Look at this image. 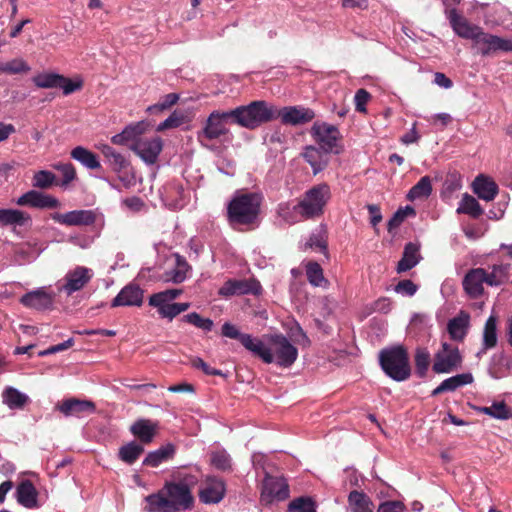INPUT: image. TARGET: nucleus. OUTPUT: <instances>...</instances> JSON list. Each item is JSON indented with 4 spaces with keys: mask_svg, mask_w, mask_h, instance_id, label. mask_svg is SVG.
Instances as JSON below:
<instances>
[{
    "mask_svg": "<svg viewBox=\"0 0 512 512\" xmlns=\"http://www.w3.org/2000/svg\"><path fill=\"white\" fill-rule=\"evenodd\" d=\"M191 365L195 369L202 370V372L205 373L206 375L223 376V373L220 370L209 366L207 363L204 362V360L201 357H197V356L193 357L191 359Z\"/></svg>",
    "mask_w": 512,
    "mask_h": 512,
    "instance_id": "nucleus-54",
    "label": "nucleus"
},
{
    "mask_svg": "<svg viewBox=\"0 0 512 512\" xmlns=\"http://www.w3.org/2000/svg\"><path fill=\"white\" fill-rule=\"evenodd\" d=\"M38 492L29 480H22L17 488V500L20 505L32 509L38 507Z\"/></svg>",
    "mask_w": 512,
    "mask_h": 512,
    "instance_id": "nucleus-29",
    "label": "nucleus"
},
{
    "mask_svg": "<svg viewBox=\"0 0 512 512\" xmlns=\"http://www.w3.org/2000/svg\"><path fill=\"white\" fill-rule=\"evenodd\" d=\"M431 191L432 187L429 176H423L420 181H418L417 184L410 189L408 193V199L413 201L416 199L429 197Z\"/></svg>",
    "mask_w": 512,
    "mask_h": 512,
    "instance_id": "nucleus-44",
    "label": "nucleus"
},
{
    "mask_svg": "<svg viewBox=\"0 0 512 512\" xmlns=\"http://www.w3.org/2000/svg\"><path fill=\"white\" fill-rule=\"evenodd\" d=\"M331 198V189L322 183L306 191L304 197L294 207L302 218L315 219L321 217L328 200Z\"/></svg>",
    "mask_w": 512,
    "mask_h": 512,
    "instance_id": "nucleus-6",
    "label": "nucleus"
},
{
    "mask_svg": "<svg viewBox=\"0 0 512 512\" xmlns=\"http://www.w3.org/2000/svg\"><path fill=\"white\" fill-rule=\"evenodd\" d=\"M445 12L446 17L449 20L450 27L453 28L456 35L464 39H470L474 42L483 32V29L480 26L470 24V22L458 13L455 8L449 9Z\"/></svg>",
    "mask_w": 512,
    "mask_h": 512,
    "instance_id": "nucleus-16",
    "label": "nucleus"
},
{
    "mask_svg": "<svg viewBox=\"0 0 512 512\" xmlns=\"http://www.w3.org/2000/svg\"><path fill=\"white\" fill-rule=\"evenodd\" d=\"M288 512H316V503L308 496H300L289 503Z\"/></svg>",
    "mask_w": 512,
    "mask_h": 512,
    "instance_id": "nucleus-48",
    "label": "nucleus"
},
{
    "mask_svg": "<svg viewBox=\"0 0 512 512\" xmlns=\"http://www.w3.org/2000/svg\"><path fill=\"white\" fill-rule=\"evenodd\" d=\"M175 446L171 443L161 446L158 450H153L148 453L143 460V465L157 467L162 462H165L174 457Z\"/></svg>",
    "mask_w": 512,
    "mask_h": 512,
    "instance_id": "nucleus-35",
    "label": "nucleus"
},
{
    "mask_svg": "<svg viewBox=\"0 0 512 512\" xmlns=\"http://www.w3.org/2000/svg\"><path fill=\"white\" fill-rule=\"evenodd\" d=\"M191 271V265H189L185 258L176 255L175 267L166 271L162 280L166 282H173L179 284L186 280L187 273Z\"/></svg>",
    "mask_w": 512,
    "mask_h": 512,
    "instance_id": "nucleus-33",
    "label": "nucleus"
},
{
    "mask_svg": "<svg viewBox=\"0 0 512 512\" xmlns=\"http://www.w3.org/2000/svg\"><path fill=\"white\" fill-rule=\"evenodd\" d=\"M3 403L10 409H22L29 402V397L21 393L17 388L8 387L4 389Z\"/></svg>",
    "mask_w": 512,
    "mask_h": 512,
    "instance_id": "nucleus-40",
    "label": "nucleus"
},
{
    "mask_svg": "<svg viewBox=\"0 0 512 512\" xmlns=\"http://www.w3.org/2000/svg\"><path fill=\"white\" fill-rule=\"evenodd\" d=\"M310 135L313 136L324 153H340L339 141L341 140V134L336 126L325 122H315L312 129H310Z\"/></svg>",
    "mask_w": 512,
    "mask_h": 512,
    "instance_id": "nucleus-10",
    "label": "nucleus"
},
{
    "mask_svg": "<svg viewBox=\"0 0 512 512\" xmlns=\"http://www.w3.org/2000/svg\"><path fill=\"white\" fill-rule=\"evenodd\" d=\"M17 204L20 206H28L36 209H55L61 203L57 198L46 195L38 190L32 189L18 198Z\"/></svg>",
    "mask_w": 512,
    "mask_h": 512,
    "instance_id": "nucleus-20",
    "label": "nucleus"
},
{
    "mask_svg": "<svg viewBox=\"0 0 512 512\" xmlns=\"http://www.w3.org/2000/svg\"><path fill=\"white\" fill-rule=\"evenodd\" d=\"M405 219V210L403 208H400L396 210V212L393 214V217L390 218L387 222V230L388 233H392L395 231L398 227H400Z\"/></svg>",
    "mask_w": 512,
    "mask_h": 512,
    "instance_id": "nucleus-60",
    "label": "nucleus"
},
{
    "mask_svg": "<svg viewBox=\"0 0 512 512\" xmlns=\"http://www.w3.org/2000/svg\"><path fill=\"white\" fill-rule=\"evenodd\" d=\"M456 212L458 214H468L473 219H478L483 214V209L474 197L469 194H464Z\"/></svg>",
    "mask_w": 512,
    "mask_h": 512,
    "instance_id": "nucleus-41",
    "label": "nucleus"
},
{
    "mask_svg": "<svg viewBox=\"0 0 512 512\" xmlns=\"http://www.w3.org/2000/svg\"><path fill=\"white\" fill-rule=\"evenodd\" d=\"M379 365L393 381H406L411 376L409 353L402 345L379 351Z\"/></svg>",
    "mask_w": 512,
    "mask_h": 512,
    "instance_id": "nucleus-5",
    "label": "nucleus"
},
{
    "mask_svg": "<svg viewBox=\"0 0 512 512\" xmlns=\"http://www.w3.org/2000/svg\"><path fill=\"white\" fill-rule=\"evenodd\" d=\"M30 66L22 58H14L13 60L0 64V72L9 74L29 73Z\"/></svg>",
    "mask_w": 512,
    "mask_h": 512,
    "instance_id": "nucleus-50",
    "label": "nucleus"
},
{
    "mask_svg": "<svg viewBox=\"0 0 512 512\" xmlns=\"http://www.w3.org/2000/svg\"><path fill=\"white\" fill-rule=\"evenodd\" d=\"M32 82L39 89H62L65 96L71 95L82 88V81H73L62 74L43 72L32 77Z\"/></svg>",
    "mask_w": 512,
    "mask_h": 512,
    "instance_id": "nucleus-11",
    "label": "nucleus"
},
{
    "mask_svg": "<svg viewBox=\"0 0 512 512\" xmlns=\"http://www.w3.org/2000/svg\"><path fill=\"white\" fill-rule=\"evenodd\" d=\"M474 44L479 47L482 56H490L498 51L512 52V39L501 38L484 31L476 38Z\"/></svg>",
    "mask_w": 512,
    "mask_h": 512,
    "instance_id": "nucleus-17",
    "label": "nucleus"
},
{
    "mask_svg": "<svg viewBox=\"0 0 512 512\" xmlns=\"http://www.w3.org/2000/svg\"><path fill=\"white\" fill-rule=\"evenodd\" d=\"M396 293L412 297L417 293L418 286L412 280H400L394 288Z\"/></svg>",
    "mask_w": 512,
    "mask_h": 512,
    "instance_id": "nucleus-55",
    "label": "nucleus"
},
{
    "mask_svg": "<svg viewBox=\"0 0 512 512\" xmlns=\"http://www.w3.org/2000/svg\"><path fill=\"white\" fill-rule=\"evenodd\" d=\"M326 154L327 153H324L323 150L317 149L314 146H307L304 152H302V157L312 166L313 173L318 174L327 166L328 160Z\"/></svg>",
    "mask_w": 512,
    "mask_h": 512,
    "instance_id": "nucleus-32",
    "label": "nucleus"
},
{
    "mask_svg": "<svg viewBox=\"0 0 512 512\" xmlns=\"http://www.w3.org/2000/svg\"><path fill=\"white\" fill-rule=\"evenodd\" d=\"M484 284H487V270L481 267L467 271L462 280L465 294L473 300L483 297Z\"/></svg>",
    "mask_w": 512,
    "mask_h": 512,
    "instance_id": "nucleus-15",
    "label": "nucleus"
},
{
    "mask_svg": "<svg viewBox=\"0 0 512 512\" xmlns=\"http://www.w3.org/2000/svg\"><path fill=\"white\" fill-rule=\"evenodd\" d=\"M55 184L56 177L52 172L40 170L32 176V187L36 189H49Z\"/></svg>",
    "mask_w": 512,
    "mask_h": 512,
    "instance_id": "nucleus-47",
    "label": "nucleus"
},
{
    "mask_svg": "<svg viewBox=\"0 0 512 512\" xmlns=\"http://www.w3.org/2000/svg\"><path fill=\"white\" fill-rule=\"evenodd\" d=\"M180 125V118L176 116V114H171L169 117L165 119V121H162L157 130L158 131H164L170 128H175Z\"/></svg>",
    "mask_w": 512,
    "mask_h": 512,
    "instance_id": "nucleus-63",
    "label": "nucleus"
},
{
    "mask_svg": "<svg viewBox=\"0 0 512 512\" xmlns=\"http://www.w3.org/2000/svg\"><path fill=\"white\" fill-rule=\"evenodd\" d=\"M306 276L308 282L315 287H321L325 281L322 266L315 261H309L306 264Z\"/></svg>",
    "mask_w": 512,
    "mask_h": 512,
    "instance_id": "nucleus-46",
    "label": "nucleus"
},
{
    "mask_svg": "<svg viewBox=\"0 0 512 512\" xmlns=\"http://www.w3.org/2000/svg\"><path fill=\"white\" fill-rule=\"evenodd\" d=\"M71 157L90 170L101 168L98 156L82 146L73 148L71 151Z\"/></svg>",
    "mask_w": 512,
    "mask_h": 512,
    "instance_id": "nucleus-37",
    "label": "nucleus"
},
{
    "mask_svg": "<svg viewBox=\"0 0 512 512\" xmlns=\"http://www.w3.org/2000/svg\"><path fill=\"white\" fill-rule=\"evenodd\" d=\"M510 264H494L491 271H487V285L498 287L508 281Z\"/></svg>",
    "mask_w": 512,
    "mask_h": 512,
    "instance_id": "nucleus-38",
    "label": "nucleus"
},
{
    "mask_svg": "<svg viewBox=\"0 0 512 512\" xmlns=\"http://www.w3.org/2000/svg\"><path fill=\"white\" fill-rule=\"evenodd\" d=\"M193 475H185L177 480L167 481L157 493L146 496V510L149 512H180L194 506L192 490L196 485Z\"/></svg>",
    "mask_w": 512,
    "mask_h": 512,
    "instance_id": "nucleus-2",
    "label": "nucleus"
},
{
    "mask_svg": "<svg viewBox=\"0 0 512 512\" xmlns=\"http://www.w3.org/2000/svg\"><path fill=\"white\" fill-rule=\"evenodd\" d=\"M92 278V272L84 266H76L65 275V283L62 290L66 295L71 296L74 292L84 288Z\"/></svg>",
    "mask_w": 512,
    "mask_h": 512,
    "instance_id": "nucleus-21",
    "label": "nucleus"
},
{
    "mask_svg": "<svg viewBox=\"0 0 512 512\" xmlns=\"http://www.w3.org/2000/svg\"><path fill=\"white\" fill-rule=\"evenodd\" d=\"M151 306L158 309V313L161 318L172 320V318L179 315V312L174 303L164 302L160 305Z\"/></svg>",
    "mask_w": 512,
    "mask_h": 512,
    "instance_id": "nucleus-57",
    "label": "nucleus"
},
{
    "mask_svg": "<svg viewBox=\"0 0 512 512\" xmlns=\"http://www.w3.org/2000/svg\"><path fill=\"white\" fill-rule=\"evenodd\" d=\"M30 217L22 210H2L0 209V222L4 225H18L23 226Z\"/></svg>",
    "mask_w": 512,
    "mask_h": 512,
    "instance_id": "nucleus-42",
    "label": "nucleus"
},
{
    "mask_svg": "<svg viewBox=\"0 0 512 512\" xmlns=\"http://www.w3.org/2000/svg\"><path fill=\"white\" fill-rule=\"evenodd\" d=\"M179 96L176 93L167 94L164 100L149 107V111H165L178 102Z\"/></svg>",
    "mask_w": 512,
    "mask_h": 512,
    "instance_id": "nucleus-58",
    "label": "nucleus"
},
{
    "mask_svg": "<svg viewBox=\"0 0 512 512\" xmlns=\"http://www.w3.org/2000/svg\"><path fill=\"white\" fill-rule=\"evenodd\" d=\"M143 451L144 449L141 444L130 442L120 448V451H118V457H120L124 463L132 465L139 456L142 455Z\"/></svg>",
    "mask_w": 512,
    "mask_h": 512,
    "instance_id": "nucleus-43",
    "label": "nucleus"
},
{
    "mask_svg": "<svg viewBox=\"0 0 512 512\" xmlns=\"http://www.w3.org/2000/svg\"><path fill=\"white\" fill-rule=\"evenodd\" d=\"M20 303L27 308L37 311L50 309L54 303V296L47 293L43 288L28 292L21 296Z\"/></svg>",
    "mask_w": 512,
    "mask_h": 512,
    "instance_id": "nucleus-22",
    "label": "nucleus"
},
{
    "mask_svg": "<svg viewBox=\"0 0 512 512\" xmlns=\"http://www.w3.org/2000/svg\"><path fill=\"white\" fill-rule=\"evenodd\" d=\"M497 317L490 315L483 327V340L481 352H486L497 346Z\"/></svg>",
    "mask_w": 512,
    "mask_h": 512,
    "instance_id": "nucleus-36",
    "label": "nucleus"
},
{
    "mask_svg": "<svg viewBox=\"0 0 512 512\" xmlns=\"http://www.w3.org/2000/svg\"><path fill=\"white\" fill-rule=\"evenodd\" d=\"M55 169L62 173V185H67L75 179L76 172L72 163L56 164Z\"/></svg>",
    "mask_w": 512,
    "mask_h": 512,
    "instance_id": "nucleus-56",
    "label": "nucleus"
},
{
    "mask_svg": "<svg viewBox=\"0 0 512 512\" xmlns=\"http://www.w3.org/2000/svg\"><path fill=\"white\" fill-rule=\"evenodd\" d=\"M143 131L144 124L142 122L134 126H127L121 134L113 136L112 142L122 145L132 141L130 149L139 155L148 165H153L157 162L162 150V141L159 137H141Z\"/></svg>",
    "mask_w": 512,
    "mask_h": 512,
    "instance_id": "nucleus-3",
    "label": "nucleus"
},
{
    "mask_svg": "<svg viewBox=\"0 0 512 512\" xmlns=\"http://www.w3.org/2000/svg\"><path fill=\"white\" fill-rule=\"evenodd\" d=\"M158 423L147 418L138 419L133 423L130 431L143 444H149L157 434Z\"/></svg>",
    "mask_w": 512,
    "mask_h": 512,
    "instance_id": "nucleus-27",
    "label": "nucleus"
},
{
    "mask_svg": "<svg viewBox=\"0 0 512 512\" xmlns=\"http://www.w3.org/2000/svg\"><path fill=\"white\" fill-rule=\"evenodd\" d=\"M210 462L214 468L222 472L231 470V458L226 450L213 451L210 456Z\"/></svg>",
    "mask_w": 512,
    "mask_h": 512,
    "instance_id": "nucleus-49",
    "label": "nucleus"
},
{
    "mask_svg": "<svg viewBox=\"0 0 512 512\" xmlns=\"http://www.w3.org/2000/svg\"><path fill=\"white\" fill-rule=\"evenodd\" d=\"M473 377L471 373L457 374L453 377L443 380L435 389L432 390L431 396L436 397L444 392H452L464 385L472 383Z\"/></svg>",
    "mask_w": 512,
    "mask_h": 512,
    "instance_id": "nucleus-28",
    "label": "nucleus"
},
{
    "mask_svg": "<svg viewBox=\"0 0 512 512\" xmlns=\"http://www.w3.org/2000/svg\"><path fill=\"white\" fill-rule=\"evenodd\" d=\"M351 512H374V503L366 493L352 490L348 496Z\"/></svg>",
    "mask_w": 512,
    "mask_h": 512,
    "instance_id": "nucleus-34",
    "label": "nucleus"
},
{
    "mask_svg": "<svg viewBox=\"0 0 512 512\" xmlns=\"http://www.w3.org/2000/svg\"><path fill=\"white\" fill-rule=\"evenodd\" d=\"M183 320L194 327L200 328L205 332H210L213 328V321L211 318H203L197 312H191L183 317Z\"/></svg>",
    "mask_w": 512,
    "mask_h": 512,
    "instance_id": "nucleus-52",
    "label": "nucleus"
},
{
    "mask_svg": "<svg viewBox=\"0 0 512 512\" xmlns=\"http://www.w3.org/2000/svg\"><path fill=\"white\" fill-rule=\"evenodd\" d=\"M55 409L65 417H84L96 412V403L86 399L71 397L56 404Z\"/></svg>",
    "mask_w": 512,
    "mask_h": 512,
    "instance_id": "nucleus-14",
    "label": "nucleus"
},
{
    "mask_svg": "<svg viewBox=\"0 0 512 512\" xmlns=\"http://www.w3.org/2000/svg\"><path fill=\"white\" fill-rule=\"evenodd\" d=\"M221 335L229 339L238 340L239 343H242L244 342V337H248L250 334L240 333L236 325L226 322L221 327Z\"/></svg>",
    "mask_w": 512,
    "mask_h": 512,
    "instance_id": "nucleus-53",
    "label": "nucleus"
},
{
    "mask_svg": "<svg viewBox=\"0 0 512 512\" xmlns=\"http://www.w3.org/2000/svg\"><path fill=\"white\" fill-rule=\"evenodd\" d=\"M470 314L461 310L456 317L450 318L447 323V332L450 339L463 342L470 328Z\"/></svg>",
    "mask_w": 512,
    "mask_h": 512,
    "instance_id": "nucleus-24",
    "label": "nucleus"
},
{
    "mask_svg": "<svg viewBox=\"0 0 512 512\" xmlns=\"http://www.w3.org/2000/svg\"><path fill=\"white\" fill-rule=\"evenodd\" d=\"M242 345L247 351L263 360L264 363H273V353L271 348L265 346L261 340L253 338L252 335H249L248 337H244V342H242Z\"/></svg>",
    "mask_w": 512,
    "mask_h": 512,
    "instance_id": "nucleus-31",
    "label": "nucleus"
},
{
    "mask_svg": "<svg viewBox=\"0 0 512 512\" xmlns=\"http://www.w3.org/2000/svg\"><path fill=\"white\" fill-rule=\"evenodd\" d=\"M271 351L273 361L275 360L276 365L281 367L291 366L298 357L297 348L282 334H275L271 337Z\"/></svg>",
    "mask_w": 512,
    "mask_h": 512,
    "instance_id": "nucleus-13",
    "label": "nucleus"
},
{
    "mask_svg": "<svg viewBox=\"0 0 512 512\" xmlns=\"http://www.w3.org/2000/svg\"><path fill=\"white\" fill-rule=\"evenodd\" d=\"M370 99V94L365 88H360L354 95V105H356V111L366 112V105Z\"/></svg>",
    "mask_w": 512,
    "mask_h": 512,
    "instance_id": "nucleus-59",
    "label": "nucleus"
},
{
    "mask_svg": "<svg viewBox=\"0 0 512 512\" xmlns=\"http://www.w3.org/2000/svg\"><path fill=\"white\" fill-rule=\"evenodd\" d=\"M225 495L224 481L216 477H209L205 486L200 490L199 498L203 504H218Z\"/></svg>",
    "mask_w": 512,
    "mask_h": 512,
    "instance_id": "nucleus-23",
    "label": "nucleus"
},
{
    "mask_svg": "<svg viewBox=\"0 0 512 512\" xmlns=\"http://www.w3.org/2000/svg\"><path fill=\"white\" fill-rule=\"evenodd\" d=\"M404 504L400 501H386L379 504L377 512H403Z\"/></svg>",
    "mask_w": 512,
    "mask_h": 512,
    "instance_id": "nucleus-62",
    "label": "nucleus"
},
{
    "mask_svg": "<svg viewBox=\"0 0 512 512\" xmlns=\"http://www.w3.org/2000/svg\"><path fill=\"white\" fill-rule=\"evenodd\" d=\"M420 261L419 247L412 242L406 243L402 258L397 263V273H404L413 269Z\"/></svg>",
    "mask_w": 512,
    "mask_h": 512,
    "instance_id": "nucleus-30",
    "label": "nucleus"
},
{
    "mask_svg": "<svg viewBox=\"0 0 512 512\" xmlns=\"http://www.w3.org/2000/svg\"><path fill=\"white\" fill-rule=\"evenodd\" d=\"M472 190L481 200L490 202L498 195V185L491 177L480 174L472 182Z\"/></svg>",
    "mask_w": 512,
    "mask_h": 512,
    "instance_id": "nucleus-25",
    "label": "nucleus"
},
{
    "mask_svg": "<svg viewBox=\"0 0 512 512\" xmlns=\"http://www.w3.org/2000/svg\"><path fill=\"white\" fill-rule=\"evenodd\" d=\"M182 293V289L173 288L153 294L149 298V305H160L163 303H169L170 301H173L176 298H178Z\"/></svg>",
    "mask_w": 512,
    "mask_h": 512,
    "instance_id": "nucleus-51",
    "label": "nucleus"
},
{
    "mask_svg": "<svg viewBox=\"0 0 512 512\" xmlns=\"http://www.w3.org/2000/svg\"><path fill=\"white\" fill-rule=\"evenodd\" d=\"M290 495L287 480L282 477H275L268 473L262 481L260 503L269 506L274 502H281Z\"/></svg>",
    "mask_w": 512,
    "mask_h": 512,
    "instance_id": "nucleus-9",
    "label": "nucleus"
},
{
    "mask_svg": "<svg viewBox=\"0 0 512 512\" xmlns=\"http://www.w3.org/2000/svg\"><path fill=\"white\" fill-rule=\"evenodd\" d=\"M430 365V353L425 348H418L414 354V366H416V374L419 378H424Z\"/></svg>",
    "mask_w": 512,
    "mask_h": 512,
    "instance_id": "nucleus-45",
    "label": "nucleus"
},
{
    "mask_svg": "<svg viewBox=\"0 0 512 512\" xmlns=\"http://www.w3.org/2000/svg\"><path fill=\"white\" fill-rule=\"evenodd\" d=\"M269 119L262 103H248L231 110H213L205 119L203 127L197 132V140L206 147L205 142L219 140L229 135L228 125L235 124L249 130L262 126V121Z\"/></svg>",
    "mask_w": 512,
    "mask_h": 512,
    "instance_id": "nucleus-1",
    "label": "nucleus"
},
{
    "mask_svg": "<svg viewBox=\"0 0 512 512\" xmlns=\"http://www.w3.org/2000/svg\"><path fill=\"white\" fill-rule=\"evenodd\" d=\"M262 290L261 284L254 278L245 280H228L219 289L223 297L242 296L247 294L258 295Z\"/></svg>",
    "mask_w": 512,
    "mask_h": 512,
    "instance_id": "nucleus-19",
    "label": "nucleus"
},
{
    "mask_svg": "<svg viewBox=\"0 0 512 512\" xmlns=\"http://www.w3.org/2000/svg\"><path fill=\"white\" fill-rule=\"evenodd\" d=\"M474 411L482 414H486L494 419H509L512 417V410L507 406L505 402L492 403L490 407H473Z\"/></svg>",
    "mask_w": 512,
    "mask_h": 512,
    "instance_id": "nucleus-39",
    "label": "nucleus"
},
{
    "mask_svg": "<svg viewBox=\"0 0 512 512\" xmlns=\"http://www.w3.org/2000/svg\"><path fill=\"white\" fill-rule=\"evenodd\" d=\"M14 254H16V257L21 259L22 261L29 262L33 258L32 256V250L29 246L20 245L16 247V250H14Z\"/></svg>",
    "mask_w": 512,
    "mask_h": 512,
    "instance_id": "nucleus-64",
    "label": "nucleus"
},
{
    "mask_svg": "<svg viewBox=\"0 0 512 512\" xmlns=\"http://www.w3.org/2000/svg\"><path fill=\"white\" fill-rule=\"evenodd\" d=\"M254 103H262L269 114V118L262 121V125L272 121L273 119H281L283 125L299 126L304 125L315 119L314 110L304 106H286L278 110L272 104L258 100Z\"/></svg>",
    "mask_w": 512,
    "mask_h": 512,
    "instance_id": "nucleus-7",
    "label": "nucleus"
},
{
    "mask_svg": "<svg viewBox=\"0 0 512 512\" xmlns=\"http://www.w3.org/2000/svg\"><path fill=\"white\" fill-rule=\"evenodd\" d=\"M102 154L106 157L108 165L116 173L118 181L122 182L124 188L128 189L134 186L135 172L131 162L110 146H105L102 149Z\"/></svg>",
    "mask_w": 512,
    "mask_h": 512,
    "instance_id": "nucleus-8",
    "label": "nucleus"
},
{
    "mask_svg": "<svg viewBox=\"0 0 512 512\" xmlns=\"http://www.w3.org/2000/svg\"><path fill=\"white\" fill-rule=\"evenodd\" d=\"M50 219L64 226H91L96 221V214L92 210H71L66 213L54 212Z\"/></svg>",
    "mask_w": 512,
    "mask_h": 512,
    "instance_id": "nucleus-18",
    "label": "nucleus"
},
{
    "mask_svg": "<svg viewBox=\"0 0 512 512\" xmlns=\"http://www.w3.org/2000/svg\"><path fill=\"white\" fill-rule=\"evenodd\" d=\"M462 360V355L456 346L443 342L442 348L435 354L432 371L436 373H451L461 367Z\"/></svg>",
    "mask_w": 512,
    "mask_h": 512,
    "instance_id": "nucleus-12",
    "label": "nucleus"
},
{
    "mask_svg": "<svg viewBox=\"0 0 512 512\" xmlns=\"http://www.w3.org/2000/svg\"><path fill=\"white\" fill-rule=\"evenodd\" d=\"M263 196L258 193H239L228 204L227 214L231 225L252 226L256 223Z\"/></svg>",
    "mask_w": 512,
    "mask_h": 512,
    "instance_id": "nucleus-4",
    "label": "nucleus"
},
{
    "mask_svg": "<svg viewBox=\"0 0 512 512\" xmlns=\"http://www.w3.org/2000/svg\"><path fill=\"white\" fill-rule=\"evenodd\" d=\"M73 344H74V340L72 338H70L69 340H66L60 344L50 346L49 348H47L44 351H40L39 356L43 357V356H47V355L54 354L57 352L68 350L73 346Z\"/></svg>",
    "mask_w": 512,
    "mask_h": 512,
    "instance_id": "nucleus-61",
    "label": "nucleus"
},
{
    "mask_svg": "<svg viewBox=\"0 0 512 512\" xmlns=\"http://www.w3.org/2000/svg\"><path fill=\"white\" fill-rule=\"evenodd\" d=\"M143 303V290L135 285L128 284L113 299L112 307L141 306Z\"/></svg>",
    "mask_w": 512,
    "mask_h": 512,
    "instance_id": "nucleus-26",
    "label": "nucleus"
}]
</instances>
